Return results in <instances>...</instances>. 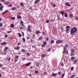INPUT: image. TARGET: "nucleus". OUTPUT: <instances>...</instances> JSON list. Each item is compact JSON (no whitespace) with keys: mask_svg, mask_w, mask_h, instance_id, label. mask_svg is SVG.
Here are the masks:
<instances>
[{"mask_svg":"<svg viewBox=\"0 0 78 78\" xmlns=\"http://www.w3.org/2000/svg\"><path fill=\"white\" fill-rule=\"evenodd\" d=\"M31 62H29V63H28L27 64H26V66H30V65H31Z\"/></svg>","mask_w":78,"mask_h":78,"instance_id":"nucleus-19","label":"nucleus"},{"mask_svg":"<svg viewBox=\"0 0 78 78\" xmlns=\"http://www.w3.org/2000/svg\"><path fill=\"white\" fill-rule=\"evenodd\" d=\"M7 59L9 61H10V60H11V57H7Z\"/></svg>","mask_w":78,"mask_h":78,"instance_id":"nucleus-22","label":"nucleus"},{"mask_svg":"<svg viewBox=\"0 0 78 78\" xmlns=\"http://www.w3.org/2000/svg\"><path fill=\"white\" fill-rule=\"evenodd\" d=\"M50 42L51 43V44H53L54 43V40H51V41Z\"/></svg>","mask_w":78,"mask_h":78,"instance_id":"nucleus-34","label":"nucleus"},{"mask_svg":"<svg viewBox=\"0 0 78 78\" xmlns=\"http://www.w3.org/2000/svg\"><path fill=\"white\" fill-rule=\"evenodd\" d=\"M9 48L8 47H6L4 49V52H7V50Z\"/></svg>","mask_w":78,"mask_h":78,"instance_id":"nucleus-8","label":"nucleus"},{"mask_svg":"<svg viewBox=\"0 0 78 78\" xmlns=\"http://www.w3.org/2000/svg\"><path fill=\"white\" fill-rule=\"evenodd\" d=\"M65 75V74L64 73L62 75V78H63L64 77V76Z\"/></svg>","mask_w":78,"mask_h":78,"instance_id":"nucleus-41","label":"nucleus"},{"mask_svg":"<svg viewBox=\"0 0 78 78\" xmlns=\"http://www.w3.org/2000/svg\"><path fill=\"white\" fill-rule=\"evenodd\" d=\"M5 2V0H1V2H3V3Z\"/></svg>","mask_w":78,"mask_h":78,"instance_id":"nucleus-50","label":"nucleus"},{"mask_svg":"<svg viewBox=\"0 0 78 78\" xmlns=\"http://www.w3.org/2000/svg\"><path fill=\"white\" fill-rule=\"evenodd\" d=\"M64 16L65 17H68V15H67V13H65Z\"/></svg>","mask_w":78,"mask_h":78,"instance_id":"nucleus-21","label":"nucleus"},{"mask_svg":"<svg viewBox=\"0 0 78 78\" xmlns=\"http://www.w3.org/2000/svg\"><path fill=\"white\" fill-rule=\"evenodd\" d=\"M19 58V56L18 55H16L15 58V61L16 62H17L18 61Z\"/></svg>","mask_w":78,"mask_h":78,"instance_id":"nucleus-5","label":"nucleus"},{"mask_svg":"<svg viewBox=\"0 0 78 78\" xmlns=\"http://www.w3.org/2000/svg\"><path fill=\"white\" fill-rule=\"evenodd\" d=\"M58 13L61 14L62 16H64V14L65 13L64 12L59 11L58 12Z\"/></svg>","mask_w":78,"mask_h":78,"instance_id":"nucleus-7","label":"nucleus"},{"mask_svg":"<svg viewBox=\"0 0 78 78\" xmlns=\"http://www.w3.org/2000/svg\"><path fill=\"white\" fill-rule=\"evenodd\" d=\"M29 9L30 10H32L33 9L32 8V7L31 6H30L29 7Z\"/></svg>","mask_w":78,"mask_h":78,"instance_id":"nucleus-33","label":"nucleus"},{"mask_svg":"<svg viewBox=\"0 0 78 78\" xmlns=\"http://www.w3.org/2000/svg\"><path fill=\"white\" fill-rule=\"evenodd\" d=\"M67 47H66V46H65L64 47V50H67Z\"/></svg>","mask_w":78,"mask_h":78,"instance_id":"nucleus-45","label":"nucleus"},{"mask_svg":"<svg viewBox=\"0 0 78 78\" xmlns=\"http://www.w3.org/2000/svg\"><path fill=\"white\" fill-rule=\"evenodd\" d=\"M65 5H66V6H69V7H70V6H71V5L69 4V2H68L66 3Z\"/></svg>","mask_w":78,"mask_h":78,"instance_id":"nucleus-11","label":"nucleus"},{"mask_svg":"<svg viewBox=\"0 0 78 78\" xmlns=\"http://www.w3.org/2000/svg\"><path fill=\"white\" fill-rule=\"evenodd\" d=\"M48 39H49L48 38V37H47L46 38V41H48Z\"/></svg>","mask_w":78,"mask_h":78,"instance_id":"nucleus-42","label":"nucleus"},{"mask_svg":"<svg viewBox=\"0 0 78 78\" xmlns=\"http://www.w3.org/2000/svg\"><path fill=\"white\" fill-rule=\"evenodd\" d=\"M66 50L64 49L63 51V54H64V53H65V52H66Z\"/></svg>","mask_w":78,"mask_h":78,"instance_id":"nucleus-46","label":"nucleus"},{"mask_svg":"<svg viewBox=\"0 0 78 78\" xmlns=\"http://www.w3.org/2000/svg\"><path fill=\"white\" fill-rule=\"evenodd\" d=\"M51 48H50L48 49V51H50L51 50Z\"/></svg>","mask_w":78,"mask_h":78,"instance_id":"nucleus-47","label":"nucleus"},{"mask_svg":"<svg viewBox=\"0 0 78 78\" xmlns=\"http://www.w3.org/2000/svg\"><path fill=\"white\" fill-rule=\"evenodd\" d=\"M75 52V51H74V49H72L71 50V53H74Z\"/></svg>","mask_w":78,"mask_h":78,"instance_id":"nucleus-23","label":"nucleus"},{"mask_svg":"<svg viewBox=\"0 0 78 78\" xmlns=\"http://www.w3.org/2000/svg\"><path fill=\"white\" fill-rule=\"evenodd\" d=\"M3 26V23H0V27H2Z\"/></svg>","mask_w":78,"mask_h":78,"instance_id":"nucleus-54","label":"nucleus"},{"mask_svg":"<svg viewBox=\"0 0 78 78\" xmlns=\"http://www.w3.org/2000/svg\"><path fill=\"white\" fill-rule=\"evenodd\" d=\"M60 28L61 30L62 31H63V30H64V29H63V28H62V27H60Z\"/></svg>","mask_w":78,"mask_h":78,"instance_id":"nucleus-40","label":"nucleus"},{"mask_svg":"<svg viewBox=\"0 0 78 78\" xmlns=\"http://www.w3.org/2000/svg\"><path fill=\"white\" fill-rule=\"evenodd\" d=\"M3 6H2L1 7H0V11H2V10L3 9Z\"/></svg>","mask_w":78,"mask_h":78,"instance_id":"nucleus-26","label":"nucleus"},{"mask_svg":"<svg viewBox=\"0 0 78 78\" xmlns=\"http://www.w3.org/2000/svg\"><path fill=\"white\" fill-rule=\"evenodd\" d=\"M6 44H7L6 42H2L1 44V45H6Z\"/></svg>","mask_w":78,"mask_h":78,"instance_id":"nucleus-13","label":"nucleus"},{"mask_svg":"<svg viewBox=\"0 0 78 78\" xmlns=\"http://www.w3.org/2000/svg\"><path fill=\"white\" fill-rule=\"evenodd\" d=\"M75 18H76V20H78V18L76 16L75 17Z\"/></svg>","mask_w":78,"mask_h":78,"instance_id":"nucleus-55","label":"nucleus"},{"mask_svg":"<svg viewBox=\"0 0 78 78\" xmlns=\"http://www.w3.org/2000/svg\"><path fill=\"white\" fill-rule=\"evenodd\" d=\"M57 75V74L56 73H53L52 74V76L53 77L55 76H56Z\"/></svg>","mask_w":78,"mask_h":78,"instance_id":"nucleus-15","label":"nucleus"},{"mask_svg":"<svg viewBox=\"0 0 78 78\" xmlns=\"http://www.w3.org/2000/svg\"><path fill=\"white\" fill-rule=\"evenodd\" d=\"M44 75H47V72H44Z\"/></svg>","mask_w":78,"mask_h":78,"instance_id":"nucleus-58","label":"nucleus"},{"mask_svg":"<svg viewBox=\"0 0 78 78\" xmlns=\"http://www.w3.org/2000/svg\"><path fill=\"white\" fill-rule=\"evenodd\" d=\"M62 42V40H58L56 41V44H58V43H61Z\"/></svg>","mask_w":78,"mask_h":78,"instance_id":"nucleus-10","label":"nucleus"},{"mask_svg":"<svg viewBox=\"0 0 78 78\" xmlns=\"http://www.w3.org/2000/svg\"><path fill=\"white\" fill-rule=\"evenodd\" d=\"M61 66H64V63H62V62L61 63Z\"/></svg>","mask_w":78,"mask_h":78,"instance_id":"nucleus-51","label":"nucleus"},{"mask_svg":"<svg viewBox=\"0 0 78 78\" xmlns=\"http://www.w3.org/2000/svg\"><path fill=\"white\" fill-rule=\"evenodd\" d=\"M69 54V52L68 51H66L65 53L66 55H67V54Z\"/></svg>","mask_w":78,"mask_h":78,"instance_id":"nucleus-52","label":"nucleus"},{"mask_svg":"<svg viewBox=\"0 0 78 78\" xmlns=\"http://www.w3.org/2000/svg\"><path fill=\"white\" fill-rule=\"evenodd\" d=\"M36 66L37 67H38V66H39V63H37Z\"/></svg>","mask_w":78,"mask_h":78,"instance_id":"nucleus-32","label":"nucleus"},{"mask_svg":"<svg viewBox=\"0 0 78 78\" xmlns=\"http://www.w3.org/2000/svg\"><path fill=\"white\" fill-rule=\"evenodd\" d=\"M17 18L18 19H21V18H22V17L19 15H18L17 16Z\"/></svg>","mask_w":78,"mask_h":78,"instance_id":"nucleus-18","label":"nucleus"},{"mask_svg":"<svg viewBox=\"0 0 78 78\" xmlns=\"http://www.w3.org/2000/svg\"><path fill=\"white\" fill-rule=\"evenodd\" d=\"M22 40L23 41V42H25V39L24 38H22Z\"/></svg>","mask_w":78,"mask_h":78,"instance_id":"nucleus-38","label":"nucleus"},{"mask_svg":"<svg viewBox=\"0 0 78 78\" xmlns=\"http://www.w3.org/2000/svg\"><path fill=\"white\" fill-rule=\"evenodd\" d=\"M42 39V37H40L38 39L39 40H41Z\"/></svg>","mask_w":78,"mask_h":78,"instance_id":"nucleus-44","label":"nucleus"},{"mask_svg":"<svg viewBox=\"0 0 78 78\" xmlns=\"http://www.w3.org/2000/svg\"><path fill=\"white\" fill-rule=\"evenodd\" d=\"M10 19H12V20H15V17H12L11 18H10Z\"/></svg>","mask_w":78,"mask_h":78,"instance_id":"nucleus-39","label":"nucleus"},{"mask_svg":"<svg viewBox=\"0 0 78 78\" xmlns=\"http://www.w3.org/2000/svg\"><path fill=\"white\" fill-rule=\"evenodd\" d=\"M18 14H19V15H20L21 14H22V12H19L18 13Z\"/></svg>","mask_w":78,"mask_h":78,"instance_id":"nucleus-53","label":"nucleus"},{"mask_svg":"<svg viewBox=\"0 0 78 78\" xmlns=\"http://www.w3.org/2000/svg\"><path fill=\"white\" fill-rule=\"evenodd\" d=\"M46 56V55L45 54H42L41 56V57L42 59H44Z\"/></svg>","mask_w":78,"mask_h":78,"instance_id":"nucleus-9","label":"nucleus"},{"mask_svg":"<svg viewBox=\"0 0 78 78\" xmlns=\"http://www.w3.org/2000/svg\"><path fill=\"white\" fill-rule=\"evenodd\" d=\"M58 75H61V72H59L58 73Z\"/></svg>","mask_w":78,"mask_h":78,"instance_id":"nucleus-59","label":"nucleus"},{"mask_svg":"<svg viewBox=\"0 0 78 78\" xmlns=\"http://www.w3.org/2000/svg\"><path fill=\"white\" fill-rule=\"evenodd\" d=\"M76 62H77V60H76V59L74 61V64H76Z\"/></svg>","mask_w":78,"mask_h":78,"instance_id":"nucleus-27","label":"nucleus"},{"mask_svg":"<svg viewBox=\"0 0 78 78\" xmlns=\"http://www.w3.org/2000/svg\"><path fill=\"white\" fill-rule=\"evenodd\" d=\"M73 67H72L71 68V70H73Z\"/></svg>","mask_w":78,"mask_h":78,"instance_id":"nucleus-56","label":"nucleus"},{"mask_svg":"<svg viewBox=\"0 0 78 78\" xmlns=\"http://www.w3.org/2000/svg\"><path fill=\"white\" fill-rule=\"evenodd\" d=\"M23 5V3H21L20 4V6H23H23H24V5Z\"/></svg>","mask_w":78,"mask_h":78,"instance_id":"nucleus-28","label":"nucleus"},{"mask_svg":"<svg viewBox=\"0 0 78 78\" xmlns=\"http://www.w3.org/2000/svg\"><path fill=\"white\" fill-rule=\"evenodd\" d=\"M40 33V31L39 30H37L36 31V34H37L38 33Z\"/></svg>","mask_w":78,"mask_h":78,"instance_id":"nucleus-31","label":"nucleus"},{"mask_svg":"<svg viewBox=\"0 0 78 78\" xmlns=\"http://www.w3.org/2000/svg\"><path fill=\"white\" fill-rule=\"evenodd\" d=\"M46 44H47V42H44L42 45V47L43 48L45 47Z\"/></svg>","mask_w":78,"mask_h":78,"instance_id":"nucleus-6","label":"nucleus"},{"mask_svg":"<svg viewBox=\"0 0 78 78\" xmlns=\"http://www.w3.org/2000/svg\"><path fill=\"white\" fill-rule=\"evenodd\" d=\"M6 54H7V53H3V55H6Z\"/></svg>","mask_w":78,"mask_h":78,"instance_id":"nucleus-62","label":"nucleus"},{"mask_svg":"<svg viewBox=\"0 0 78 78\" xmlns=\"http://www.w3.org/2000/svg\"><path fill=\"white\" fill-rule=\"evenodd\" d=\"M12 6V4H10V5H9V7H11V6Z\"/></svg>","mask_w":78,"mask_h":78,"instance_id":"nucleus-57","label":"nucleus"},{"mask_svg":"<svg viewBox=\"0 0 78 78\" xmlns=\"http://www.w3.org/2000/svg\"><path fill=\"white\" fill-rule=\"evenodd\" d=\"M18 35L19 37H22V35H21V34L20 33H18Z\"/></svg>","mask_w":78,"mask_h":78,"instance_id":"nucleus-30","label":"nucleus"},{"mask_svg":"<svg viewBox=\"0 0 78 78\" xmlns=\"http://www.w3.org/2000/svg\"><path fill=\"white\" fill-rule=\"evenodd\" d=\"M20 24L21 25L22 27H23V26H24V25H23V21H22V20H21L20 21Z\"/></svg>","mask_w":78,"mask_h":78,"instance_id":"nucleus-4","label":"nucleus"},{"mask_svg":"<svg viewBox=\"0 0 78 78\" xmlns=\"http://www.w3.org/2000/svg\"><path fill=\"white\" fill-rule=\"evenodd\" d=\"M70 56H75V54H74V53L71 52L70 53Z\"/></svg>","mask_w":78,"mask_h":78,"instance_id":"nucleus-14","label":"nucleus"},{"mask_svg":"<svg viewBox=\"0 0 78 78\" xmlns=\"http://www.w3.org/2000/svg\"><path fill=\"white\" fill-rule=\"evenodd\" d=\"M69 15L70 17H71V18H72V17H73V15L72 14V13H71V12H70L69 13Z\"/></svg>","mask_w":78,"mask_h":78,"instance_id":"nucleus-12","label":"nucleus"},{"mask_svg":"<svg viewBox=\"0 0 78 78\" xmlns=\"http://www.w3.org/2000/svg\"><path fill=\"white\" fill-rule=\"evenodd\" d=\"M66 29H67L66 30V32L67 33H69V29L70 28V27L69 26H66Z\"/></svg>","mask_w":78,"mask_h":78,"instance_id":"nucleus-2","label":"nucleus"},{"mask_svg":"<svg viewBox=\"0 0 78 78\" xmlns=\"http://www.w3.org/2000/svg\"><path fill=\"white\" fill-rule=\"evenodd\" d=\"M39 1H40V0H36L34 2V3H38V2H39Z\"/></svg>","mask_w":78,"mask_h":78,"instance_id":"nucleus-24","label":"nucleus"},{"mask_svg":"<svg viewBox=\"0 0 78 78\" xmlns=\"http://www.w3.org/2000/svg\"><path fill=\"white\" fill-rule=\"evenodd\" d=\"M16 8L12 7V10H16Z\"/></svg>","mask_w":78,"mask_h":78,"instance_id":"nucleus-36","label":"nucleus"},{"mask_svg":"<svg viewBox=\"0 0 78 78\" xmlns=\"http://www.w3.org/2000/svg\"><path fill=\"white\" fill-rule=\"evenodd\" d=\"M3 3L4 5H8L9 3V2L7 1H5Z\"/></svg>","mask_w":78,"mask_h":78,"instance_id":"nucleus-16","label":"nucleus"},{"mask_svg":"<svg viewBox=\"0 0 78 78\" xmlns=\"http://www.w3.org/2000/svg\"><path fill=\"white\" fill-rule=\"evenodd\" d=\"M5 13H6V12H8V10H5Z\"/></svg>","mask_w":78,"mask_h":78,"instance_id":"nucleus-60","label":"nucleus"},{"mask_svg":"<svg viewBox=\"0 0 78 78\" xmlns=\"http://www.w3.org/2000/svg\"><path fill=\"white\" fill-rule=\"evenodd\" d=\"M77 32V29L76 28L74 27L71 28V30L70 34L71 36H74L76 33Z\"/></svg>","mask_w":78,"mask_h":78,"instance_id":"nucleus-1","label":"nucleus"},{"mask_svg":"<svg viewBox=\"0 0 78 78\" xmlns=\"http://www.w3.org/2000/svg\"><path fill=\"white\" fill-rule=\"evenodd\" d=\"M10 28H14V24H13L12 23L10 26Z\"/></svg>","mask_w":78,"mask_h":78,"instance_id":"nucleus-20","label":"nucleus"},{"mask_svg":"<svg viewBox=\"0 0 78 78\" xmlns=\"http://www.w3.org/2000/svg\"><path fill=\"white\" fill-rule=\"evenodd\" d=\"M21 52H25V50L24 49H23L21 50Z\"/></svg>","mask_w":78,"mask_h":78,"instance_id":"nucleus-37","label":"nucleus"},{"mask_svg":"<svg viewBox=\"0 0 78 78\" xmlns=\"http://www.w3.org/2000/svg\"><path fill=\"white\" fill-rule=\"evenodd\" d=\"M27 28V30L29 31V32H31V26L29 25L28 26Z\"/></svg>","mask_w":78,"mask_h":78,"instance_id":"nucleus-3","label":"nucleus"},{"mask_svg":"<svg viewBox=\"0 0 78 78\" xmlns=\"http://www.w3.org/2000/svg\"><path fill=\"white\" fill-rule=\"evenodd\" d=\"M57 17L58 18V20H62V19L60 18V17H59V16H58V15Z\"/></svg>","mask_w":78,"mask_h":78,"instance_id":"nucleus-25","label":"nucleus"},{"mask_svg":"<svg viewBox=\"0 0 78 78\" xmlns=\"http://www.w3.org/2000/svg\"><path fill=\"white\" fill-rule=\"evenodd\" d=\"M34 73L37 74L39 73V72H38V71L36 70L34 72Z\"/></svg>","mask_w":78,"mask_h":78,"instance_id":"nucleus-35","label":"nucleus"},{"mask_svg":"<svg viewBox=\"0 0 78 78\" xmlns=\"http://www.w3.org/2000/svg\"><path fill=\"white\" fill-rule=\"evenodd\" d=\"M14 50H17V49H19L20 48L19 46H17L16 48L14 47Z\"/></svg>","mask_w":78,"mask_h":78,"instance_id":"nucleus-17","label":"nucleus"},{"mask_svg":"<svg viewBox=\"0 0 78 78\" xmlns=\"http://www.w3.org/2000/svg\"><path fill=\"white\" fill-rule=\"evenodd\" d=\"M5 37H7V36H8V35H7V34H5Z\"/></svg>","mask_w":78,"mask_h":78,"instance_id":"nucleus-64","label":"nucleus"},{"mask_svg":"<svg viewBox=\"0 0 78 78\" xmlns=\"http://www.w3.org/2000/svg\"><path fill=\"white\" fill-rule=\"evenodd\" d=\"M27 55L28 56H30V54L29 53H27Z\"/></svg>","mask_w":78,"mask_h":78,"instance_id":"nucleus-48","label":"nucleus"},{"mask_svg":"<svg viewBox=\"0 0 78 78\" xmlns=\"http://www.w3.org/2000/svg\"><path fill=\"white\" fill-rule=\"evenodd\" d=\"M22 33L23 35V36H24V33L22 32Z\"/></svg>","mask_w":78,"mask_h":78,"instance_id":"nucleus-63","label":"nucleus"},{"mask_svg":"<svg viewBox=\"0 0 78 78\" xmlns=\"http://www.w3.org/2000/svg\"><path fill=\"white\" fill-rule=\"evenodd\" d=\"M28 75L29 77L31 76H32V75H31V74H29Z\"/></svg>","mask_w":78,"mask_h":78,"instance_id":"nucleus-61","label":"nucleus"},{"mask_svg":"<svg viewBox=\"0 0 78 78\" xmlns=\"http://www.w3.org/2000/svg\"><path fill=\"white\" fill-rule=\"evenodd\" d=\"M71 59L72 61H73V60H74V59H75V58L74 57H72L71 58Z\"/></svg>","mask_w":78,"mask_h":78,"instance_id":"nucleus-29","label":"nucleus"},{"mask_svg":"<svg viewBox=\"0 0 78 78\" xmlns=\"http://www.w3.org/2000/svg\"><path fill=\"white\" fill-rule=\"evenodd\" d=\"M75 77V75H73L71 76V78H73V77Z\"/></svg>","mask_w":78,"mask_h":78,"instance_id":"nucleus-49","label":"nucleus"},{"mask_svg":"<svg viewBox=\"0 0 78 78\" xmlns=\"http://www.w3.org/2000/svg\"><path fill=\"white\" fill-rule=\"evenodd\" d=\"M65 46L67 48L69 47V45H68L67 44H65Z\"/></svg>","mask_w":78,"mask_h":78,"instance_id":"nucleus-43","label":"nucleus"}]
</instances>
